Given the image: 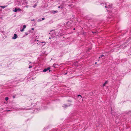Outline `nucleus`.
<instances>
[{
    "label": "nucleus",
    "instance_id": "45",
    "mask_svg": "<svg viewBox=\"0 0 131 131\" xmlns=\"http://www.w3.org/2000/svg\"><path fill=\"white\" fill-rule=\"evenodd\" d=\"M49 39H50L51 38L50 37H49Z\"/></svg>",
    "mask_w": 131,
    "mask_h": 131
},
{
    "label": "nucleus",
    "instance_id": "25",
    "mask_svg": "<svg viewBox=\"0 0 131 131\" xmlns=\"http://www.w3.org/2000/svg\"><path fill=\"white\" fill-rule=\"evenodd\" d=\"M58 8H61V9H62V8H63V7H62H62H61V6H59L58 7Z\"/></svg>",
    "mask_w": 131,
    "mask_h": 131
},
{
    "label": "nucleus",
    "instance_id": "44",
    "mask_svg": "<svg viewBox=\"0 0 131 131\" xmlns=\"http://www.w3.org/2000/svg\"><path fill=\"white\" fill-rule=\"evenodd\" d=\"M69 120H70V119H70V118H69Z\"/></svg>",
    "mask_w": 131,
    "mask_h": 131
},
{
    "label": "nucleus",
    "instance_id": "2",
    "mask_svg": "<svg viewBox=\"0 0 131 131\" xmlns=\"http://www.w3.org/2000/svg\"><path fill=\"white\" fill-rule=\"evenodd\" d=\"M67 126H66V125L64 124H63V125H60L57 128H53V129L51 131H61V130L66 128V127Z\"/></svg>",
    "mask_w": 131,
    "mask_h": 131
},
{
    "label": "nucleus",
    "instance_id": "10",
    "mask_svg": "<svg viewBox=\"0 0 131 131\" xmlns=\"http://www.w3.org/2000/svg\"><path fill=\"white\" fill-rule=\"evenodd\" d=\"M27 2L26 0H23V2L22 3V5H25L27 4Z\"/></svg>",
    "mask_w": 131,
    "mask_h": 131
},
{
    "label": "nucleus",
    "instance_id": "12",
    "mask_svg": "<svg viewBox=\"0 0 131 131\" xmlns=\"http://www.w3.org/2000/svg\"><path fill=\"white\" fill-rule=\"evenodd\" d=\"M78 98L79 99H81L82 98V96L80 94L78 95Z\"/></svg>",
    "mask_w": 131,
    "mask_h": 131
},
{
    "label": "nucleus",
    "instance_id": "17",
    "mask_svg": "<svg viewBox=\"0 0 131 131\" xmlns=\"http://www.w3.org/2000/svg\"><path fill=\"white\" fill-rule=\"evenodd\" d=\"M7 7V6H1V7L3 8H4L5 7Z\"/></svg>",
    "mask_w": 131,
    "mask_h": 131
},
{
    "label": "nucleus",
    "instance_id": "40",
    "mask_svg": "<svg viewBox=\"0 0 131 131\" xmlns=\"http://www.w3.org/2000/svg\"><path fill=\"white\" fill-rule=\"evenodd\" d=\"M96 63H97V62H95V64H96Z\"/></svg>",
    "mask_w": 131,
    "mask_h": 131
},
{
    "label": "nucleus",
    "instance_id": "31",
    "mask_svg": "<svg viewBox=\"0 0 131 131\" xmlns=\"http://www.w3.org/2000/svg\"><path fill=\"white\" fill-rule=\"evenodd\" d=\"M32 67V66L31 65H29V68H30Z\"/></svg>",
    "mask_w": 131,
    "mask_h": 131
},
{
    "label": "nucleus",
    "instance_id": "41",
    "mask_svg": "<svg viewBox=\"0 0 131 131\" xmlns=\"http://www.w3.org/2000/svg\"><path fill=\"white\" fill-rule=\"evenodd\" d=\"M38 41H39V40H37V42H39Z\"/></svg>",
    "mask_w": 131,
    "mask_h": 131
},
{
    "label": "nucleus",
    "instance_id": "32",
    "mask_svg": "<svg viewBox=\"0 0 131 131\" xmlns=\"http://www.w3.org/2000/svg\"><path fill=\"white\" fill-rule=\"evenodd\" d=\"M17 81V80H15V81H13L12 83H14L15 82Z\"/></svg>",
    "mask_w": 131,
    "mask_h": 131
},
{
    "label": "nucleus",
    "instance_id": "4",
    "mask_svg": "<svg viewBox=\"0 0 131 131\" xmlns=\"http://www.w3.org/2000/svg\"><path fill=\"white\" fill-rule=\"evenodd\" d=\"M48 71L49 72H50L51 70H50V68L49 67H48L47 68L44 69L42 71V72H45Z\"/></svg>",
    "mask_w": 131,
    "mask_h": 131
},
{
    "label": "nucleus",
    "instance_id": "3",
    "mask_svg": "<svg viewBox=\"0 0 131 131\" xmlns=\"http://www.w3.org/2000/svg\"><path fill=\"white\" fill-rule=\"evenodd\" d=\"M23 0H15V3L16 5H21Z\"/></svg>",
    "mask_w": 131,
    "mask_h": 131
},
{
    "label": "nucleus",
    "instance_id": "33",
    "mask_svg": "<svg viewBox=\"0 0 131 131\" xmlns=\"http://www.w3.org/2000/svg\"><path fill=\"white\" fill-rule=\"evenodd\" d=\"M6 111L7 112H9L10 111V110H7Z\"/></svg>",
    "mask_w": 131,
    "mask_h": 131
},
{
    "label": "nucleus",
    "instance_id": "49",
    "mask_svg": "<svg viewBox=\"0 0 131 131\" xmlns=\"http://www.w3.org/2000/svg\"><path fill=\"white\" fill-rule=\"evenodd\" d=\"M26 7H28V6H27Z\"/></svg>",
    "mask_w": 131,
    "mask_h": 131
},
{
    "label": "nucleus",
    "instance_id": "16",
    "mask_svg": "<svg viewBox=\"0 0 131 131\" xmlns=\"http://www.w3.org/2000/svg\"><path fill=\"white\" fill-rule=\"evenodd\" d=\"M45 19V18H42V20H41L40 19H38V21H41L42 20H44Z\"/></svg>",
    "mask_w": 131,
    "mask_h": 131
},
{
    "label": "nucleus",
    "instance_id": "29",
    "mask_svg": "<svg viewBox=\"0 0 131 131\" xmlns=\"http://www.w3.org/2000/svg\"><path fill=\"white\" fill-rule=\"evenodd\" d=\"M104 56V55H103V54H101V55L100 56L102 58Z\"/></svg>",
    "mask_w": 131,
    "mask_h": 131
},
{
    "label": "nucleus",
    "instance_id": "43",
    "mask_svg": "<svg viewBox=\"0 0 131 131\" xmlns=\"http://www.w3.org/2000/svg\"><path fill=\"white\" fill-rule=\"evenodd\" d=\"M53 30H51L50 31V32H51V31H53Z\"/></svg>",
    "mask_w": 131,
    "mask_h": 131
},
{
    "label": "nucleus",
    "instance_id": "38",
    "mask_svg": "<svg viewBox=\"0 0 131 131\" xmlns=\"http://www.w3.org/2000/svg\"><path fill=\"white\" fill-rule=\"evenodd\" d=\"M31 29H32V30H34V28H32Z\"/></svg>",
    "mask_w": 131,
    "mask_h": 131
},
{
    "label": "nucleus",
    "instance_id": "19",
    "mask_svg": "<svg viewBox=\"0 0 131 131\" xmlns=\"http://www.w3.org/2000/svg\"><path fill=\"white\" fill-rule=\"evenodd\" d=\"M129 46V44H127V45H126L125 46H124L123 47V48L124 49V48H126V47H127L128 46Z\"/></svg>",
    "mask_w": 131,
    "mask_h": 131
},
{
    "label": "nucleus",
    "instance_id": "18",
    "mask_svg": "<svg viewBox=\"0 0 131 131\" xmlns=\"http://www.w3.org/2000/svg\"><path fill=\"white\" fill-rule=\"evenodd\" d=\"M34 43L37 44H38V42L37 41V40H34Z\"/></svg>",
    "mask_w": 131,
    "mask_h": 131
},
{
    "label": "nucleus",
    "instance_id": "9",
    "mask_svg": "<svg viewBox=\"0 0 131 131\" xmlns=\"http://www.w3.org/2000/svg\"><path fill=\"white\" fill-rule=\"evenodd\" d=\"M60 65L56 63H54L53 65V67L54 68H56L58 67Z\"/></svg>",
    "mask_w": 131,
    "mask_h": 131
},
{
    "label": "nucleus",
    "instance_id": "42",
    "mask_svg": "<svg viewBox=\"0 0 131 131\" xmlns=\"http://www.w3.org/2000/svg\"><path fill=\"white\" fill-rule=\"evenodd\" d=\"M75 28H74L73 29V30H75Z\"/></svg>",
    "mask_w": 131,
    "mask_h": 131
},
{
    "label": "nucleus",
    "instance_id": "15",
    "mask_svg": "<svg viewBox=\"0 0 131 131\" xmlns=\"http://www.w3.org/2000/svg\"><path fill=\"white\" fill-rule=\"evenodd\" d=\"M68 6H69L70 7H72L73 6V5L71 3V4H68Z\"/></svg>",
    "mask_w": 131,
    "mask_h": 131
},
{
    "label": "nucleus",
    "instance_id": "36",
    "mask_svg": "<svg viewBox=\"0 0 131 131\" xmlns=\"http://www.w3.org/2000/svg\"><path fill=\"white\" fill-rule=\"evenodd\" d=\"M92 32L93 33V34H94L95 33H96V32Z\"/></svg>",
    "mask_w": 131,
    "mask_h": 131
},
{
    "label": "nucleus",
    "instance_id": "20",
    "mask_svg": "<svg viewBox=\"0 0 131 131\" xmlns=\"http://www.w3.org/2000/svg\"><path fill=\"white\" fill-rule=\"evenodd\" d=\"M67 101L68 102H70V103H71L72 102V101L71 100H67Z\"/></svg>",
    "mask_w": 131,
    "mask_h": 131
},
{
    "label": "nucleus",
    "instance_id": "35",
    "mask_svg": "<svg viewBox=\"0 0 131 131\" xmlns=\"http://www.w3.org/2000/svg\"><path fill=\"white\" fill-rule=\"evenodd\" d=\"M67 74V72H66V73H65L64 74V75H66V74Z\"/></svg>",
    "mask_w": 131,
    "mask_h": 131
},
{
    "label": "nucleus",
    "instance_id": "24",
    "mask_svg": "<svg viewBox=\"0 0 131 131\" xmlns=\"http://www.w3.org/2000/svg\"><path fill=\"white\" fill-rule=\"evenodd\" d=\"M8 99V97H6L5 98V100L6 101H7Z\"/></svg>",
    "mask_w": 131,
    "mask_h": 131
},
{
    "label": "nucleus",
    "instance_id": "46",
    "mask_svg": "<svg viewBox=\"0 0 131 131\" xmlns=\"http://www.w3.org/2000/svg\"><path fill=\"white\" fill-rule=\"evenodd\" d=\"M33 7H35V6H34Z\"/></svg>",
    "mask_w": 131,
    "mask_h": 131
},
{
    "label": "nucleus",
    "instance_id": "34",
    "mask_svg": "<svg viewBox=\"0 0 131 131\" xmlns=\"http://www.w3.org/2000/svg\"><path fill=\"white\" fill-rule=\"evenodd\" d=\"M86 34V32H83V34L84 35H85V34Z\"/></svg>",
    "mask_w": 131,
    "mask_h": 131
},
{
    "label": "nucleus",
    "instance_id": "51",
    "mask_svg": "<svg viewBox=\"0 0 131 131\" xmlns=\"http://www.w3.org/2000/svg\"><path fill=\"white\" fill-rule=\"evenodd\" d=\"M53 31H55V30H53Z\"/></svg>",
    "mask_w": 131,
    "mask_h": 131
},
{
    "label": "nucleus",
    "instance_id": "13",
    "mask_svg": "<svg viewBox=\"0 0 131 131\" xmlns=\"http://www.w3.org/2000/svg\"><path fill=\"white\" fill-rule=\"evenodd\" d=\"M108 83V82L107 81H106L103 84V86H105L106 84H107Z\"/></svg>",
    "mask_w": 131,
    "mask_h": 131
},
{
    "label": "nucleus",
    "instance_id": "39",
    "mask_svg": "<svg viewBox=\"0 0 131 131\" xmlns=\"http://www.w3.org/2000/svg\"><path fill=\"white\" fill-rule=\"evenodd\" d=\"M100 58H101V57L100 56V57H99V59Z\"/></svg>",
    "mask_w": 131,
    "mask_h": 131
},
{
    "label": "nucleus",
    "instance_id": "8",
    "mask_svg": "<svg viewBox=\"0 0 131 131\" xmlns=\"http://www.w3.org/2000/svg\"><path fill=\"white\" fill-rule=\"evenodd\" d=\"M17 37V35L16 34H14V35L13 37L12 38V39H15Z\"/></svg>",
    "mask_w": 131,
    "mask_h": 131
},
{
    "label": "nucleus",
    "instance_id": "21",
    "mask_svg": "<svg viewBox=\"0 0 131 131\" xmlns=\"http://www.w3.org/2000/svg\"><path fill=\"white\" fill-rule=\"evenodd\" d=\"M17 95V94H15V95H14L13 96V99H14L15 98V97H16V96Z\"/></svg>",
    "mask_w": 131,
    "mask_h": 131
},
{
    "label": "nucleus",
    "instance_id": "37",
    "mask_svg": "<svg viewBox=\"0 0 131 131\" xmlns=\"http://www.w3.org/2000/svg\"><path fill=\"white\" fill-rule=\"evenodd\" d=\"M31 20V21H34L35 20L34 19H33Z\"/></svg>",
    "mask_w": 131,
    "mask_h": 131
},
{
    "label": "nucleus",
    "instance_id": "23",
    "mask_svg": "<svg viewBox=\"0 0 131 131\" xmlns=\"http://www.w3.org/2000/svg\"><path fill=\"white\" fill-rule=\"evenodd\" d=\"M47 128H44L43 129V131H46V130H47Z\"/></svg>",
    "mask_w": 131,
    "mask_h": 131
},
{
    "label": "nucleus",
    "instance_id": "30",
    "mask_svg": "<svg viewBox=\"0 0 131 131\" xmlns=\"http://www.w3.org/2000/svg\"><path fill=\"white\" fill-rule=\"evenodd\" d=\"M53 11L54 12L53 13L54 14L57 12V11Z\"/></svg>",
    "mask_w": 131,
    "mask_h": 131
},
{
    "label": "nucleus",
    "instance_id": "22",
    "mask_svg": "<svg viewBox=\"0 0 131 131\" xmlns=\"http://www.w3.org/2000/svg\"><path fill=\"white\" fill-rule=\"evenodd\" d=\"M26 27V25H24L23 26V29H24Z\"/></svg>",
    "mask_w": 131,
    "mask_h": 131
},
{
    "label": "nucleus",
    "instance_id": "26",
    "mask_svg": "<svg viewBox=\"0 0 131 131\" xmlns=\"http://www.w3.org/2000/svg\"><path fill=\"white\" fill-rule=\"evenodd\" d=\"M28 32V33H30V32L32 33L33 32L32 31H31V30H29Z\"/></svg>",
    "mask_w": 131,
    "mask_h": 131
},
{
    "label": "nucleus",
    "instance_id": "28",
    "mask_svg": "<svg viewBox=\"0 0 131 131\" xmlns=\"http://www.w3.org/2000/svg\"><path fill=\"white\" fill-rule=\"evenodd\" d=\"M24 29H23V28H22V29H20V31H21V32H22V31H24Z\"/></svg>",
    "mask_w": 131,
    "mask_h": 131
},
{
    "label": "nucleus",
    "instance_id": "6",
    "mask_svg": "<svg viewBox=\"0 0 131 131\" xmlns=\"http://www.w3.org/2000/svg\"><path fill=\"white\" fill-rule=\"evenodd\" d=\"M130 114L131 115V110L130 111H126L124 113V115H129Z\"/></svg>",
    "mask_w": 131,
    "mask_h": 131
},
{
    "label": "nucleus",
    "instance_id": "47",
    "mask_svg": "<svg viewBox=\"0 0 131 131\" xmlns=\"http://www.w3.org/2000/svg\"><path fill=\"white\" fill-rule=\"evenodd\" d=\"M33 7H35V6H34Z\"/></svg>",
    "mask_w": 131,
    "mask_h": 131
},
{
    "label": "nucleus",
    "instance_id": "7",
    "mask_svg": "<svg viewBox=\"0 0 131 131\" xmlns=\"http://www.w3.org/2000/svg\"><path fill=\"white\" fill-rule=\"evenodd\" d=\"M15 12H16L17 11L20 12L21 11V9L19 8H15L14 10H13Z\"/></svg>",
    "mask_w": 131,
    "mask_h": 131
},
{
    "label": "nucleus",
    "instance_id": "11",
    "mask_svg": "<svg viewBox=\"0 0 131 131\" xmlns=\"http://www.w3.org/2000/svg\"><path fill=\"white\" fill-rule=\"evenodd\" d=\"M108 20L109 21H112L113 19L114 18L113 17H108Z\"/></svg>",
    "mask_w": 131,
    "mask_h": 131
},
{
    "label": "nucleus",
    "instance_id": "50",
    "mask_svg": "<svg viewBox=\"0 0 131 131\" xmlns=\"http://www.w3.org/2000/svg\"><path fill=\"white\" fill-rule=\"evenodd\" d=\"M31 63V62H30V63Z\"/></svg>",
    "mask_w": 131,
    "mask_h": 131
},
{
    "label": "nucleus",
    "instance_id": "48",
    "mask_svg": "<svg viewBox=\"0 0 131 131\" xmlns=\"http://www.w3.org/2000/svg\"><path fill=\"white\" fill-rule=\"evenodd\" d=\"M70 121H71V120H70Z\"/></svg>",
    "mask_w": 131,
    "mask_h": 131
},
{
    "label": "nucleus",
    "instance_id": "5",
    "mask_svg": "<svg viewBox=\"0 0 131 131\" xmlns=\"http://www.w3.org/2000/svg\"><path fill=\"white\" fill-rule=\"evenodd\" d=\"M72 105L71 104L68 103V104L67 105L66 104H64L62 106V107L64 108H66L69 106H70Z\"/></svg>",
    "mask_w": 131,
    "mask_h": 131
},
{
    "label": "nucleus",
    "instance_id": "14",
    "mask_svg": "<svg viewBox=\"0 0 131 131\" xmlns=\"http://www.w3.org/2000/svg\"><path fill=\"white\" fill-rule=\"evenodd\" d=\"M43 106H41V107H39V108H37V110H41V108H42L43 107H44Z\"/></svg>",
    "mask_w": 131,
    "mask_h": 131
},
{
    "label": "nucleus",
    "instance_id": "1",
    "mask_svg": "<svg viewBox=\"0 0 131 131\" xmlns=\"http://www.w3.org/2000/svg\"><path fill=\"white\" fill-rule=\"evenodd\" d=\"M98 5H101L103 6H104L106 8L109 9V10H107V11H110V10L112 8V5L111 4L109 3H106L104 4L103 2H101L100 1L99 2V3L97 4Z\"/></svg>",
    "mask_w": 131,
    "mask_h": 131
},
{
    "label": "nucleus",
    "instance_id": "27",
    "mask_svg": "<svg viewBox=\"0 0 131 131\" xmlns=\"http://www.w3.org/2000/svg\"><path fill=\"white\" fill-rule=\"evenodd\" d=\"M29 34V33H28V32H26L25 33V35H28V34Z\"/></svg>",
    "mask_w": 131,
    "mask_h": 131
}]
</instances>
